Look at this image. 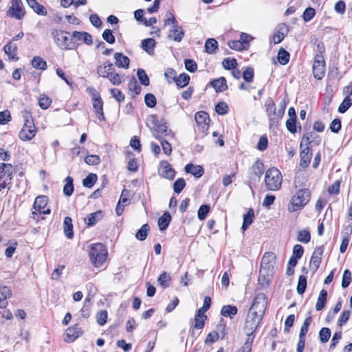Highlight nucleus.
<instances>
[{"instance_id": "obj_50", "label": "nucleus", "mask_w": 352, "mask_h": 352, "mask_svg": "<svg viewBox=\"0 0 352 352\" xmlns=\"http://www.w3.org/2000/svg\"><path fill=\"white\" fill-rule=\"evenodd\" d=\"M97 175L94 173H89L82 181V184L86 188H91L97 181Z\"/></svg>"}, {"instance_id": "obj_51", "label": "nucleus", "mask_w": 352, "mask_h": 352, "mask_svg": "<svg viewBox=\"0 0 352 352\" xmlns=\"http://www.w3.org/2000/svg\"><path fill=\"white\" fill-rule=\"evenodd\" d=\"M311 235L310 232L307 230H302L298 232L297 235V240L303 243H307L310 241Z\"/></svg>"}, {"instance_id": "obj_54", "label": "nucleus", "mask_w": 352, "mask_h": 352, "mask_svg": "<svg viewBox=\"0 0 352 352\" xmlns=\"http://www.w3.org/2000/svg\"><path fill=\"white\" fill-rule=\"evenodd\" d=\"M352 105V100L350 98L349 96L344 98L342 102L340 104L338 108V111L340 113H345L349 107Z\"/></svg>"}, {"instance_id": "obj_24", "label": "nucleus", "mask_w": 352, "mask_h": 352, "mask_svg": "<svg viewBox=\"0 0 352 352\" xmlns=\"http://www.w3.org/2000/svg\"><path fill=\"white\" fill-rule=\"evenodd\" d=\"M185 171L188 173H191L197 178L201 177L204 173V170L201 166L194 165L190 163L186 165Z\"/></svg>"}, {"instance_id": "obj_10", "label": "nucleus", "mask_w": 352, "mask_h": 352, "mask_svg": "<svg viewBox=\"0 0 352 352\" xmlns=\"http://www.w3.org/2000/svg\"><path fill=\"white\" fill-rule=\"evenodd\" d=\"M264 172V165L262 162L256 161L250 169L249 178L254 182H259Z\"/></svg>"}, {"instance_id": "obj_43", "label": "nucleus", "mask_w": 352, "mask_h": 352, "mask_svg": "<svg viewBox=\"0 0 352 352\" xmlns=\"http://www.w3.org/2000/svg\"><path fill=\"white\" fill-rule=\"evenodd\" d=\"M73 178L68 176L65 179V184L63 187V193L66 196H71L74 192Z\"/></svg>"}, {"instance_id": "obj_56", "label": "nucleus", "mask_w": 352, "mask_h": 352, "mask_svg": "<svg viewBox=\"0 0 352 352\" xmlns=\"http://www.w3.org/2000/svg\"><path fill=\"white\" fill-rule=\"evenodd\" d=\"M137 76L142 85L144 86L149 85V78L143 69H138Z\"/></svg>"}, {"instance_id": "obj_14", "label": "nucleus", "mask_w": 352, "mask_h": 352, "mask_svg": "<svg viewBox=\"0 0 352 352\" xmlns=\"http://www.w3.org/2000/svg\"><path fill=\"white\" fill-rule=\"evenodd\" d=\"M36 133V129L33 124L23 125V128L19 132V138L23 141L32 140Z\"/></svg>"}, {"instance_id": "obj_34", "label": "nucleus", "mask_w": 352, "mask_h": 352, "mask_svg": "<svg viewBox=\"0 0 352 352\" xmlns=\"http://www.w3.org/2000/svg\"><path fill=\"white\" fill-rule=\"evenodd\" d=\"M12 166L10 164H0V177L12 179Z\"/></svg>"}, {"instance_id": "obj_21", "label": "nucleus", "mask_w": 352, "mask_h": 352, "mask_svg": "<svg viewBox=\"0 0 352 352\" xmlns=\"http://www.w3.org/2000/svg\"><path fill=\"white\" fill-rule=\"evenodd\" d=\"M300 166L302 168H306L309 166L311 158L312 156V153L310 152V148L309 146L303 148L300 153Z\"/></svg>"}, {"instance_id": "obj_30", "label": "nucleus", "mask_w": 352, "mask_h": 352, "mask_svg": "<svg viewBox=\"0 0 352 352\" xmlns=\"http://www.w3.org/2000/svg\"><path fill=\"white\" fill-rule=\"evenodd\" d=\"M93 107L97 118L101 121L104 120L105 118L103 113V102L102 98L94 101Z\"/></svg>"}, {"instance_id": "obj_27", "label": "nucleus", "mask_w": 352, "mask_h": 352, "mask_svg": "<svg viewBox=\"0 0 352 352\" xmlns=\"http://www.w3.org/2000/svg\"><path fill=\"white\" fill-rule=\"evenodd\" d=\"M184 36L183 28L170 29L169 30L168 38L175 42H180Z\"/></svg>"}, {"instance_id": "obj_52", "label": "nucleus", "mask_w": 352, "mask_h": 352, "mask_svg": "<svg viewBox=\"0 0 352 352\" xmlns=\"http://www.w3.org/2000/svg\"><path fill=\"white\" fill-rule=\"evenodd\" d=\"M307 287V278L305 276L301 275L299 276L296 291L298 294H302L305 292Z\"/></svg>"}, {"instance_id": "obj_32", "label": "nucleus", "mask_w": 352, "mask_h": 352, "mask_svg": "<svg viewBox=\"0 0 352 352\" xmlns=\"http://www.w3.org/2000/svg\"><path fill=\"white\" fill-rule=\"evenodd\" d=\"M155 47V41L153 38H148L142 41V47L149 55L154 54V48Z\"/></svg>"}, {"instance_id": "obj_53", "label": "nucleus", "mask_w": 352, "mask_h": 352, "mask_svg": "<svg viewBox=\"0 0 352 352\" xmlns=\"http://www.w3.org/2000/svg\"><path fill=\"white\" fill-rule=\"evenodd\" d=\"M331 330L327 327H322L319 332L320 340L322 343H326L330 338Z\"/></svg>"}, {"instance_id": "obj_36", "label": "nucleus", "mask_w": 352, "mask_h": 352, "mask_svg": "<svg viewBox=\"0 0 352 352\" xmlns=\"http://www.w3.org/2000/svg\"><path fill=\"white\" fill-rule=\"evenodd\" d=\"M327 292L325 289H322L320 292L319 296L317 299V302L316 304V309L317 311H320L325 307V304L327 302Z\"/></svg>"}, {"instance_id": "obj_48", "label": "nucleus", "mask_w": 352, "mask_h": 352, "mask_svg": "<svg viewBox=\"0 0 352 352\" xmlns=\"http://www.w3.org/2000/svg\"><path fill=\"white\" fill-rule=\"evenodd\" d=\"M149 226L147 223L144 224L141 228L136 232L135 237L139 241H144L146 239L148 232L149 231Z\"/></svg>"}, {"instance_id": "obj_45", "label": "nucleus", "mask_w": 352, "mask_h": 352, "mask_svg": "<svg viewBox=\"0 0 352 352\" xmlns=\"http://www.w3.org/2000/svg\"><path fill=\"white\" fill-rule=\"evenodd\" d=\"M247 334V339L243 346L239 349L242 352H250L252 349V342L254 338V333H245Z\"/></svg>"}, {"instance_id": "obj_15", "label": "nucleus", "mask_w": 352, "mask_h": 352, "mask_svg": "<svg viewBox=\"0 0 352 352\" xmlns=\"http://www.w3.org/2000/svg\"><path fill=\"white\" fill-rule=\"evenodd\" d=\"M276 256L272 252H266L264 254L261 262V269L274 270Z\"/></svg>"}, {"instance_id": "obj_12", "label": "nucleus", "mask_w": 352, "mask_h": 352, "mask_svg": "<svg viewBox=\"0 0 352 352\" xmlns=\"http://www.w3.org/2000/svg\"><path fill=\"white\" fill-rule=\"evenodd\" d=\"M274 273V270H266L260 268L259 275L258 278L259 285L263 287L268 286L272 280Z\"/></svg>"}, {"instance_id": "obj_42", "label": "nucleus", "mask_w": 352, "mask_h": 352, "mask_svg": "<svg viewBox=\"0 0 352 352\" xmlns=\"http://www.w3.org/2000/svg\"><path fill=\"white\" fill-rule=\"evenodd\" d=\"M32 65L36 69L45 70L47 69L46 61L41 56H34L32 60Z\"/></svg>"}, {"instance_id": "obj_3", "label": "nucleus", "mask_w": 352, "mask_h": 352, "mask_svg": "<svg viewBox=\"0 0 352 352\" xmlns=\"http://www.w3.org/2000/svg\"><path fill=\"white\" fill-rule=\"evenodd\" d=\"M146 124L154 131L155 137L159 139V140L164 139L165 137L173 138L174 136L173 133L168 129L167 126L158 124V120L154 115H151L148 118Z\"/></svg>"}, {"instance_id": "obj_2", "label": "nucleus", "mask_w": 352, "mask_h": 352, "mask_svg": "<svg viewBox=\"0 0 352 352\" xmlns=\"http://www.w3.org/2000/svg\"><path fill=\"white\" fill-rule=\"evenodd\" d=\"M89 256L91 263L95 267H99L107 259V250L100 243L92 244L89 246Z\"/></svg>"}, {"instance_id": "obj_60", "label": "nucleus", "mask_w": 352, "mask_h": 352, "mask_svg": "<svg viewBox=\"0 0 352 352\" xmlns=\"http://www.w3.org/2000/svg\"><path fill=\"white\" fill-rule=\"evenodd\" d=\"M210 211V206L208 205H201L197 212V217L200 220H204Z\"/></svg>"}, {"instance_id": "obj_4", "label": "nucleus", "mask_w": 352, "mask_h": 352, "mask_svg": "<svg viewBox=\"0 0 352 352\" xmlns=\"http://www.w3.org/2000/svg\"><path fill=\"white\" fill-rule=\"evenodd\" d=\"M282 182V175L278 168L272 167L267 170L265 175V184L268 190H278L281 188Z\"/></svg>"}, {"instance_id": "obj_35", "label": "nucleus", "mask_w": 352, "mask_h": 352, "mask_svg": "<svg viewBox=\"0 0 352 352\" xmlns=\"http://www.w3.org/2000/svg\"><path fill=\"white\" fill-rule=\"evenodd\" d=\"M171 221V216L168 212H164L158 219V226L160 230H166Z\"/></svg>"}, {"instance_id": "obj_40", "label": "nucleus", "mask_w": 352, "mask_h": 352, "mask_svg": "<svg viewBox=\"0 0 352 352\" xmlns=\"http://www.w3.org/2000/svg\"><path fill=\"white\" fill-rule=\"evenodd\" d=\"M28 5L38 14L42 16L47 15V12L45 8L43 6L39 4L36 0H30V2H29Z\"/></svg>"}, {"instance_id": "obj_49", "label": "nucleus", "mask_w": 352, "mask_h": 352, "mask_svg": "<svg viewBox=\"0 0 352 352\" xmlns=\"http://www.w3.org/2000/svg\"><path fill=\"white\" fill-rule=\"evenodd\" d=\"M170 279V274L164 272L160 275L157 282L162 287L166 288L169 286Z\"/></svg>"}, {"instance_id": "obj_46", "label": "nucleus", "mask_w": 352, "mask_h": 352, "mask_svg": "<svg viewBox=\"0 0 352 352\" xmlns=\"http://www.w3.org/2000/svg\"><path fill=\"white\" fill-rule=\"evenodd\" d=\"M289 53L287 52L285 49L280 48L278 53V60L280 64L285 65L289 60Z\"/></svg>"}, {"instance_id": "obj_1", "label": "nucleus", "mask_w": 352, "mask_h": 352, "mask_svg": "<svg viewBox=\"0 0 352 352\" xmlns=\"http://www.w3.org/2000/svg\"><path fill=\"white\" fill-rule=\"evenodd\" d=\"M310 195L309 189L303 188L298 190L290 199L287 207L288 211L294 212L302 209L309 201Z\"/></svg>"}, {"instance_id": "obj_47", "label": "nucleus", "mask_w": 352, "mask_h": 352, "mask_svg": "<svg viewBox=\"0 0 352 352\" xmlns=\"http://www.w3.org/2000/svg\"><path fill=\"white\" fill-rule=\"evenodd\" d=\"M175 81L178 87L183 88L189 83L190 76L187 74L183 73L177 77Z\"/></svg>"}, {"instance_id": "obj_6", "label": "nucleus", "mask_w": 352, "mask_h": 352, "mask_svg": "<svg viewBox=\"0 0 352 352\" xmlns=\"http://www.w3.org/2000/svg\"><path fill=\"white\" fill-rule=\"evenodd\" d=\"M67 34H69L67 32H59L57 30H53L51 32L54 41L61 50H72L75 47L74 40L72 38L69 39Z\"/></svg>"}, {"instance_id": "obj_41", "label": "nucleus", "mask_w": 352, "mask_h": 352, "mask_svg": "<svg viewBox=\"0 0 352 352\" xmlns=\"http://www.w3.org/2000/svg\"><path fill=\"white\" fill-rule=\"evenodd\" d=\"M206 318L204 312H201V309H198L195 319V327L199 329H202L204 326L205 319H206Z\"/></svg>"}, {"instance_id": "obj_17", "label": "nucleus", "mask_w": 352, "mask_h": 352, "mask_svg": "<svg viewBox=\"0 0 352 352\" xmlns=\"http://www.w3.org/2000/svg\"><path fill=\"white\" fill-rule=\"evenodd\" d=\"M195 119L197 124L199 126L201 131H205L208 127L210 121L208 114L205 111H199L195 113Z\"/></svg>"}, {"instance_id": "obj_19", "label": "nucleus", "mask_w": 352, "mask_h": 352, "mask_svg": "<svg viewBox=\"0 0 352 352\" xmlns=\"http://www.w3.org/2000/svg\"><path fill=\"white\" fill-rule=\"evenodd\" d=\"M74 42L82 41L87 45L92 44V37L90 34L86 32L74 31L72 33Z\"/></svg>"}, {"instance_id": "obj_33", "label": "nucleus", "mask_w": 352, "mask_h": 352, "mask_svg": "<svg viewBox=\"0 0 352 352\" xmlns=\"http://www.w3.org/2000/svg\"><path fill=\"white\" fill-rule=\"evenodd\" d=\"M102 212L98 210L96 212L89 214L87 217L85 219V222L88 226H93L102 218Z\"/></svg>"}, {"instance_id": "obj_31", "label": "nucleus", "mask_w": 352, "mask_h": 352, "mask_svg": "<svg viewBox=\"0 0 352 352\" xmlns=\"http://www.w3.org/2000/svg\"><path fill=\"white\" fill-rule=\"evenodd\" d=\"M238 309L234 305H224L222 307L221 314L224 317H228L232 319L233 317L237 314Z\"/></svg>"}, {"instance_id": "obj_28", "label": "nucleus", "mask_w": 352, "mask_h": 352, "mask_svg": "<svg viewBox=\"0 0 352 352\" xmlns=\"http://www.w3.org/2000/svg\"><path fill=\"white\" fill-rule=\"evenodd\" d=\"M325 73V63H314L313 74L316 79H321Z\"/></svg>"}, {"instance_id": "obj_62", "label": "nucleus", "mask_w": 352, "mask_h": 352, "mask_svg": "<svg viewBox=\"0 0 352 352\" xmlns=\"http://www.w3.org/2000/svg\"><path fill=\"white\" fill-rule=\"evenodd\" d=\"M107 311L102 310L96 314V320L99 325L102 326L107 322Z\"/></svg>"}, {"instance_id": "obj_25", "label": "nucleus", "mask_w": 352, "mask_h": 352, "mask_svg": "<svg viewBox=\"0 0 352 352\" xmlns=\"http://www.w3.org/2000/svg\"><path fill=\"white\" fill-rule=\"evenodd\" d=\"M210 85L217 92H223L228 89L226 80L224 77H220L210 82Z\"/></svg>"}, {"instance_id": "obj_26", "label": "nucleus", "mask_w": 352, "mask_h": 352, "mask_svg": "<svg viewBox=\"0 0 352 352\" xmlns=\"http://www.w3.org/2000/svg\"><path fill=\"white\" fill-rule=\"evenodd\" d=\"M114 68L113 63L106 61L100 65L97 69V74L99 76L104 78L109 72H111Z\"/></svg>"}, {"instance_id": "obj_16", "label": "nucleus", "mask_w": 352, "mask_h": 352, "mask_svg": "<svg viewBox=\"0 0 352 352\" xmlns=\"http://www.w3.org/2000/svg\"><path fill=\"white\" fill-rule=\"evenodd\" d=\"M288 28L285 23L279 24L273 34L272 40L274 43L275 44L280 43L288 33Z\"/></svg>"}, {"instance_id": "obj_18", "label": "nucleus", "mask_w": 352, "mask_h": 352, "mask_svg": "<svg viewBox=\"0 0 352 352\" xmlns=\"http://www.w3.org/2000/svg\"><path fill=\"white\" fill-rule=\"evenodd\" d=\"M48 202L47 197L45 195L38 196L34 201L33 205L34 211L32 212V217L33 219H35V215L36 214V211L41 212V210L44 209Z\"/></svg>"}, {"instance_id": "obj_13", "label": "nucleus", "mask_w": 352, "mask_h": 352, "mask_svg": "<svg viewBox=\"0 0 352 352\" xmlns=\"http://www.w3.org/2000/svg\"><path fill=\"white\" fill-rule=\"evenodd\" d=\"M322 253V248L318 247L315 249L314 253L312 254L310 259L309 266L310 268L313 270V272H316L318 270L321 263Z\"/></svg>"}, {"instance_id": "obj_20", "label": "nucleus", "mask_w": 352, "mask_h": 352, "mask_svg": "<svg viewBox=\"0 0 352 352\" xmlns=\"http://www.w3.org/2000/svg\"><path fill=\"white\" fill-rule=\"evenodd\" d=\"M115 65L119 68L128 69L129 67L130 59L122 53L116 52L114 54Z\"/></svg>"}, {"instance_id": "obj_8", "label": "nucleus", "mask_w": 352, "mask_h": 352, "mask_svg": "<svg viewBox=\"0 0 352 352\" xmlns=\"http://www.w3.org/2000/svg\"><path fill=\"white\" fill-rule=\"evenodd\" d=\"M267 306V298L266 295L263 293H259L254 298L253 302L249 310L257 312L258 314L264 316Z\"/></svg>"}, {"instance_id": "obj_38", "label": "nucleus", "mask_w": 352, "mask_h": 352, "mask_svg": "<svg viewBox=\"0 0 352 352\" xmlns=\"http://www.w3.org/2000/svg\"><path fill=\"white\" fill-rule=\"evenodd\" d=\"M104 78H108L113 85H119L122 82V76L115 72V67Z\"/></svg>"}, {"instance_id": "obj_9", "label": "nucleus", "mask_w": 352, "mask_h": 352, "mask_svg": "<svg viewBox=\"0 0 352 352\" xmlns=\"http://www.w3.org/2000/svg\"><path fill=\"white\" fill-rule=\"evenodd\" d=\"M8 13L16 19H21L25 15V11L21 0H12V6Z\"/></svg>"}, {"instance_id": "obj_55", "label": "nucleus", "mask_w": 352, "mask_h": 352, "mask_svg": "<svg viewBox=\"0 0 352 352\" xmlns=\"http://www.w3.org/2000/svg\"><path fill=\"white\" fill-rule=\"evenodd\" d=\"M52 100L45 94H41L38 99L39 107L43 109H47L51 104Z\"/></svg>"}, {"instance_id": "obj_44", "label": "nucleus", "mask_w": 352, "mask_h": 352, "mask_svg": "<svg viewBox=\"0 0 352 352\" xmlns=\"http://www.w3.org/2000/svg\"><path fill=\"white\" fill-rule=\"evenodd\" d=\"M218 43L214 38H208L205 43V51L208 54H212L217 49Z\"/></svg>"}, {"instance_id": "obj_37", "label": "nucleus", "mask_w": 352, "mask_h": 352, "mask_svg": "<svg viewBox=\"0 0 352 352\" xmlns=\"http://www.w3.org/2000/svg\"><path fill=\"white\" fill-rule=\"evenodd\" d=\"M254 217V211L253 209L250 208L248 211L247 214L243 215V221L241 226V229L243 231H245L248 228V227L252 223Z\"/></svg>"}, {"instance_id": "obj_7", "label": "nucleus", "mask_w": 352, "mask_h": 352, "mask_svg": "<svg viewBox=\"0 0 352 352\" xmlns=\"http://www.w3.org/2000/svg\"><path fill=\"white\" fill-rule=\"evenodd\" d=\"M263 318V316L258 314L257 312H253L249 310L244 324L245 333H254Z\"/></svg>"}, {"instance_id": "obj_22", "label": "nucleus", "mask_w": 352, "mask_h": 352, "mask_svg": "<svg viewBox=\"0 0 352 352\" xmlns=\"http://www.w3.org/2000/svg\"><path fill=\"white\" fill-rule=\"evenodd\" d=\"M82 334L81 329L78 327V324H75L71 327H69L66 330V337L65 340L67 342L74 341L75 339L78 338Z\"/></svg>"}, {"instance_id": "obj_63", "label": "nucleus", "mask_w": 352, "mask_h": 352, "mask_svg": "<svg viewBox=\"0 0 352 352\" xmlns=\"http://www.w3.org/2000/svg\"><path fill=\"white\" fill-rule=\"evenodd\" d=\"M144 102L148 107L153 108L156 105V98L153 94H146L144 97Z\"/></svg>"}, {"instance_id": "obj_59", "label": "nucleus", "mask_w": 352, "mask_h": 352, "mask_svg": "<svg viewBox=\"0 0 352 352\" xmlns=\"http://www.w3.org/2000/svg\"><path fill=\"white\" fill-rule=\"evenodd\" d=\"M186 186V182L183 178L177 179L173 184V190L175 193H180Z\"/></svg>"}, {"instance_id": "obj_29", "label": "nucleus", "mask_w": 352, "mask_h": 352, "mask_svg": "<svg viewBox=\"0 0 352 352\" xmlns=\"http://www.w3.org/2000/svg\"><path fill=\"white\" fill-rule=\"evenodd\" d=\"M63 229L65 236L68 239L74 237L72 219L69 217H66L63 222Z\"/></svg>"}, {"instance_id": "obj_57", "label": "nucleus", "mask_w": 352, "mask_h": 352, "mask_svg": "<svg viewBox=\"0 0 352 352\" xmlns=\"http://www.w3.org/2000/svg\"><path fill=\"white\" fill-rule=\"evenodd\" d=\"M352 275L351 272L349 270H345L343 273L342 279V287L343 288L347 287L351 281Z\"/></svg>"}, {"instance_id": "obj_58", "label": "nucleus", "mask_w": 352, "mask_h": 352, "mask_svg": "<svg viewBox=\"0 0 352 352\" xmlns=\"http://www.w3.org/2000/svg\"><path fill=\"white\" fill-rule=\"evenodd\" d=\"M129 89L130 91H133L135 95H138L141 91V87L138 84L134 77H133L129 82Z\"/></svg>"}, {"instance_id": "obj_23", "label": "nucleus", "mask_w": 352, "mask_h": 352, "mask_svg": "<svg viewBox=\"0 0 352 352\" xmlns=\"http://www.w3.org/2000/svg\"><path fill=\"white\" fill-rule=\"evenodd\" d=\"M4 52L8 55L10 60H18L16 51H17V46L15 43H14L12 41H9L5 46H4Z\"/></svg>"}, {"instance_id": "obj_64", "label": "nucleus", "mask_w": 352, "mask_h": 352, "mask_svg": "<svg viewBox=\"0 0 352 352\" xmlns=\"http://www.w3.org/2000/svg\"><path fill=\"white\" fill-rule=\"evenodd\" d=\"M222 65L226 69H234L237 66L235 58H225L222 62Z\"/></svg>"}, {"instance_id": "obj_11", "label": "nucleus", "mask_w": 352, "mask_h": 352, "mask_svg": "<svg viewBox=\"0 0 352 352\" xmlns=\"http://www.w3.org/2000/svg\"><path fill=\"white\" fill-rule=\"evenodd\" d=\"M158 173L161 177L169 180H173L175 176V171L170 164L165 160L160 162Z\"/></svg>"}, {"instance_id": "obj_39", "label": "nucleus", "mask_w": 352, "mask_h": 352, "mask_svg": "<svg viewBox=\"0 0 352 352\" xmlns=\"http://www.w3.org/2000/svg\"><path fill=\"white\" fill-rule=\"evenodd\" d=\"M345 235L343 236L342 241L341 245L340 246V252L341 253H344L347 249V246L349 242V235L352 232V227H346L345 229Z\"/></svg>"}, {"instance_id": "obj_61", "label": "nucleus", "mask_w": 352, "mask_h": 352, "mask_svg": "<svg viewBox=\"0 0 352 352\" xmlns=\"http://www.w3.org/2000/svg\"><path fill=\"white\" fill-rule=\"evenodd\" d=\"M102 38L109 44L115 43V36H113L112 31L109 29H106L102 34Z\"/></svg>"}, {"instance_id": "obj_5", "label": "nucleus", "mask_w": 352, "mask_h": 352, "mask_svg": "<svg viewBox=\"0 0 352 352\" xmlns=\"http://www.w3.org/2000/svg\"><path fill=\"white\" fill-rule=\"evenodd\" d=\"M265 109L269 119V126L270 128L277 126L279 121L283 117V109L276 111V105L271 98H267L265 101Z\"/></svg>"}]
</instances>
